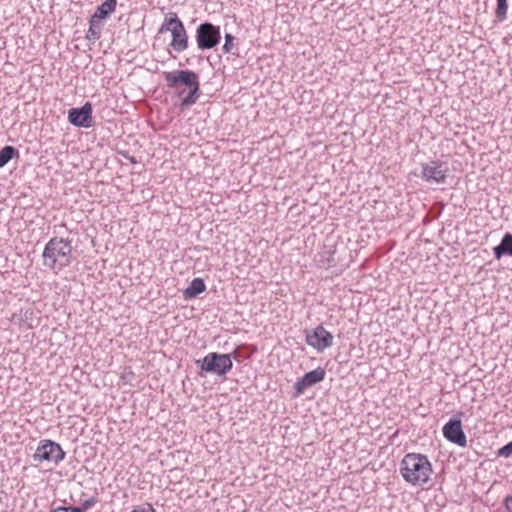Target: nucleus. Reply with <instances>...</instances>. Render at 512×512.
<instances>
[{
    "instance_id": "nucleus-1",
    "label": "nucleus",
    "mask_w": 512,
    "mask_h": 512,
    "mask_svg": "<svg viewBox=\"0 0 512 512\" xmlns=\"http://www.w3.org/2000/svg\"><path fill=\"white\" fill-rule=\"evenodd\" d=\"M167 86L178 91L181 97L180 107L185 109L195 104L200 96L199 76L192 70L164 72Z\"/></svg>"
},
{
    "instance_id": "nucleus-2",
    "label": "nucleus",
    "mask_w": 512,
    "mask_h": 512,
    "mask_svg": "<svg viewBox=\"0 0 512 512\" xmlns=\"http://www.w3.org/2000/svg\"><path fill=\"white\" fill-rule=\"evenodd\" d=\"M42 258L46 268L59 273L73 261L72 241L61 237L51 238L44 247Z\"/></svg>"
},
{
    "instance_id": "nucleus-3",
    "label": "nucleus",
    "mask_w": 512,
    "mask_h": 512,
    "mask_svg": "<svg viewBox=\"0 0 512 512\" xmlns=\"http://www.w3.org/2000/svg\"><path fill=\"white\" fill-rule=\"evenodd\" d=\"M400 473L407 483L423 486L430 480L432 466L425 455L408 453L400 463Z\"/></svg>"
},
{
    "instance_id": "nucleus-4",
    "label": "nucleus",
    "mask_w": 512,
    "mask_h": 512,
    "mask_svg": "<svg viewBox=\"0 0 512 512\" xmlns=\"http://www.w3.org/2000/svg\"><path fill=\"white\" fill-rule=\"evenodd\" d=\"M196 364L202 372L220 377L225 376L233 367L231 355L216 352L208 353L202 360H197Z\"/></svg>"
},
{
    "instance_id": "nucleus-5",
    "label": "nucleus",
    "mask_w": 512,
    "mask_h": 512,
    "mask_svg": "<svg viewBox=\"0 0 512 512\" xmlns=\"http://www.w3.org/2000/svg\"><path fill=\"white\" fill-rule=\"evenodd\" d=\"M65 452L59 443H56L49 439L40 440L35 453L33 454V460L38 463L51 462L58 465L65 458Z\"/></svg>"
},
{
    "instance_id": "nucleus-6",
    "label": "nucleus",
    "mask_w": 512,
    "mask_h": 512,
    "mask_svg": "<svg viewBox=\"0 0 512 512\" xmlns=\"http://www.w3.org/2000/svg\"><path fill=\"white\" fill-rule=\"evenodd\" d=\"M195 39L200 50L213 49L221 40L220 27L210 22L201 23L196 29Z\"/></svg>"
},
{
    "instance_id": "nucleus-7",
    "label": "nucleus",
    "mask_w": 512,
    "mask_h": 512,
    "mask_svg": "<svg viewBox=\"0 0 512 512\" xmlns=\"http://www.w3.org/2000/svg\"><path fill=\"white\" fill-rule=\"evenodd\" d=\"M306 343L322 352L333 345V335L322 325H319L312 331H306Z\"/></svg>"
},
{
    "instance_id": "nucleus-8",
    "label": "nucleus",
    "mask_w": 512,
    "mask_h": 512,
    "mask_svg": "<svg viewBox=\"0 0 512 512\" xmlns=\"http://www.w3.org/2000/svg\"><path fill=\"white\" fill-rule=\"evenodd\" d=\"M92 113V104L86 102L81 108H71L68 111V120L76 127L90 128L93 125Z\"/></svg>"
},
{
    "instance_id": "nucleus-9",
    "label": "nucleus",
    "mask_w": 512,
    "mask_h": 512,
    "mask_svg": "<svg viewBox=\"0 0 512 512\" xmlns=\"http://www.w3.org/2000/svg\"><path fill=\"white\" fill-rule=\"evenodd\" d=\"M326 372L323 368L318 367L308 373H306L303 377L299 378L296 383L294 384V390H295V397H299L304 393V391L323 381L325 378Z\"/></svg>"
},
{
    "instance_id": "nucleus-10",
    "label": "nucleus",
    "mask_w": 512,
    "mask_h": 512,
    "mask_svg": "<svg viewBox=\"0 0 512 512\" xmlns=\"http://www.w3.org/2000/svg\"><path fill=\"white\" fill-rule=\"evenodd\" d=\"M462 415L463 413L459 412L457 415L450 418V443L456 444L460 447H466L467 438L462 428Z\"/></svg>"
},
{
    "instance_id": "nucleus-11",
    "label": "nucleus",
    "mask_w": 512,
    "mask_h": 512,
    "mask_svg": "<svg viewBox=\"0 0 512 512\" xmlns=\"http://www.w3.org/2000/svg\"><path fill=\"white\" fill-rule=\"evenodd\" d=\"M171 36L169 46L173 51L181 53L189 47V36L184 24L177 29H173Z\"/></svg>"
},
{
    "instance_id": "nucleus-12",
    "label": "nucleus",
    "mask_w": 512,
    "mask_h": 512,
    "mask_svg": "<svg viewBox=\"0 0 512 512\" xmlns=\"http://www.w3.org/2000/svg\"><path fill=\"white\" fill-rule=\"evenodd\" d=\"M447 166L445 163L432 162L423 169V176L431 182L440 183L444 182L447 173Z\"/></svg>"
},
{
    "instance_id": "nucleus-13",
    "label": "nucleus",
    "mask_w": 512,
    "mask_h": 512,
    "mask_svg": "<svg viewBox=\"0 0 512 512\" xmlns=\"http://www.w3.org/2000/svg\"><path fill=\"white\" fill-rule=\"evenodd\" d=\"M495 259L500 260L504 256L512 257V233H505L500 243L493 248Z\"/></svg>"
},
{
    "instance_id": "nucleus-14",
    "label": "nucleus",
    "mask_w": 512,
    "mask_h": 512,
    "mask_svg": "<svg viewBox=\"0 0 512 512\" xmlns=\"http://www.w3.org/2000/svg\"><path fill=\"white\" fill-rule=\"evenodd\" d=\"M117 7V0H105L101 5H99L94 14L91 16L92 19L102 22L108 18L112 13L115 12Z\"/></svg>"
},
{
    "instance_id": "nucleus-15",
    "label": "nucleus",
    "mask_w": 512,
    "mask_h": 512,
    "mask_svg": "<svg viewBox=\"0 0 512 512\" xmlns=\"http://www.w3.org/2000/svg\"><path fill=\"white\" fill-rule=\"evenodd\" d=\"M206 290V285L201 278H195L190 285L183 291L185 299H192Z\"/></svg>"
},
{
    "instance_id": "nucleus-16",
    "label": "nucleus",
    "mask_w": 512,
    "mask_h": 512,
    "mask_svg": "<svg viewBox=\"0 0 512 512\" xmlns=\"http://www.w3.org/2000/svg\"><path fill=\"white\" fill-rule=\"evenodd\" d=\"M182 25L183 22L178 17L177 13L170 12L165 16L164 21L159 29V33H164L167 31L171 33L173 29H177Z\"/></svg>"
},
{
    "instance_id": "nucleus-17",
    "label": "nucleus",
    "mask_w": 512,
    "mask_h": 512,
    "mask_svg": "<svg viewBox=\"0 0 512 512\" xmlns=\"http://www.w3.org/2000/svg\"><path fill=\"white\" fill-rule=\"evenodd\" d=\"M102 23L92 18L89 20V29L86 38L90 41H96L101 37Z\"/></svg>"
},
{
    "instance_id": "nucleus-18",
    "label": "nucleus",
    "mask_w": 512,
    "mask_h": 512,
    "mask_svg": "<svg viewBox=\"0 0 512 512\" xmlns=\"http://www.w3.org/2000/svg\"><path fill=\"white\" fill-rule=\"evenodd\" d=\"M18 150L13 146H5L0 150V168L4 167L14 156L18 155Z\"/></svg>"
},
{
    "instance_id": "nucleus-19",
    "label": "nucleus",
    "mask_w": 512,
    "mask_h": 512,
    "mask_svg": "<svg viewBox=\"0 0 512 512\" xmlns=\"http://www.w3.org/2000/svg\"><path fill=\"white\" fill-rule=\"evenodd\" d=\"M508 3L507 0H497L495 16L498 21L503 22L507 18Z\"/></svg>"
},
{
    "instance_id": "nucleus-20",
    "label": "nucleus",
    "mask_w": 512,
    "mask_h": 512,
    "mask_svg": "<svg viewBox=\"0 0 512 512\" xmlns=\"http://www.w3.org/2000/svg\"><path fill=\"white\" fill-rule=\"evenodd\" d=\"M319 259L317 260L318 266L320 268H329L333 265L334 259L332 258V253L330 251H327L323 254L319 255Z\"/></svg>"
},
{
    "instance_id": "nucleus-21",
    "label": "nucleus",
    "mask_w": 512,
    "mask_h": 512,
    "mask_svg": "<svg viewBox=\"0 0 512 512\" xmlns=\"http://www.w3.org/2000/svg\"><path fill=\"white\" fill-rule=\"evenodd\" d=\"M224 53H233L235 50V37L231 34H225V43L222 47Z\"/></svg>"
},
{
    "instance_id": "nucleus-22",
    "label": "nucleus",
    "mask_w": 512,
    "mask_h": 512,
    "mask_svg": "<svg viewBox=\"0 0 512 512\" xmlns=\"http://www.w3.org/2000/svg\"><path fill=\"white\" fill-rule=\"evenodd\" d=\"M497 455L499 457L508 458L512 456V441L508 442L506 445L502 446L498 451Z\"/></svg>"
},
{
    "instance_id": "nucleus-23",
    "label": "nucleus",
    "mask_w": 512,
    "mask_h": 512,
    "mask_svg": "<svg viewBox=\"0 0 512 512\" xmlns=\"http://www.w3.org/2000/svg\"><path fill=\"white\" fill-rule=\"evenodd\" d=\"M97 503V499L95 497H91L81 503L80 506H76L77 510L80 512H85L91 507H93Z\"/></svg>"
},
{
    "instance_id": "nucleus-24",
    "label": "nucleus",
    "mask_w": 512,
    "mask_h": 512,
    "mask_svg": "<svg viewBox=\"0 0 512 512\" xmlns=\"http://www.w3.org/2000/svg\"><path fill=\"white\" fill-rule=\"evenodd\" d=\"M131 512H156V511L150 503H146L144 505L137 506Z\"/></svg>"
},
{
    "instance_id": "nucleus-25",
    "label": "nucleus",
    "mask_w": 512,
    "mask_h": 512,
    "mask_svg": "<svg viewBox=\"0 0 512 512\" xmlns=\"http://www.w3.org/2000/svg\"><path fill=\"white\" fill-rule=\"evenodd\" d=\"M52 512H80V510H77L76 506H70V507H57L52 510Z\"/></svg>"
},
{
    "instance_id": "nucleus-26",
    "label": "nucleus",
    "mask_w": 512,
    "mask_h": 512,
    "mask_svg": "<svg viewBox=\"0 0 512 512\" xmlns=\"http://www.w3.org/2000/svg\"><path fill=\"white\" fill-rule=\"evenodd\" d=\"M503 504L508 512H512V496L511 495L507 496L504 499Z\"/></svg>"
},
{
    "instance_id": "nucleus-27",
    "label": "nucleus",
    "mask_w": 512,
    "mask_h": 512,
    "mask_svg": "<svg viewBox=\"0 0 512 512\" xmlns=\"http://www.w3.org/2000/svg\"><path fill=\"white\" fill-rule=\"evenodd\" d=\"M230 355H231V360L234 359L236 361H240L241 353H240L239 348H236Z\"/></svg>"
},
{
    "instance_id": "nucleus-28",
    "label": "nucleus",
    "mask_w": 512,
    "mask_h": 512,
    "mask_svg": "<svg viewBox=\"0 0 512 512\" xmlns=\"http://www.w3.org/2000/svg\"><path fill=\"white\" fill-rule=\"evenodd\" d=\"M442 434L443 436L448 439V423L444 424L442 427Z\"/></svg>"
},
{
    "instance_id": "nucleus-29",
    "label": "nucleus",
    "mask_w": 512,
    "mask_h": 512,
    "mask_svg": "<svg viewBox=\"0 0 512 512\" xmlns=\"http://www.w3.org/2000/svg\"><path fill=\"white\" fill-rule=\"evenodd\" d=\"M2 495H3V492H0V503L2 502Z\"/></svg>"
}]
</instances>
